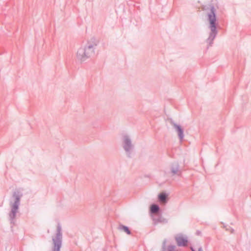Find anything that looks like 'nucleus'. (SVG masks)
<instances>
[{"label": "nucleus", "mask_w": 251, "mask_h": 251, "mask_svg": "<svg viewBox=\"0 0 251 251\" xmlns=\"http://www.w3.org/2000/svg\"><path fill=\"white\" fill-rule=\"evenodd\" d=\"M99 44V41L94 37L87 41V44L79 48L76 53V58L81 62L86 61L95 54V50Z\"/></svg>", "instance_id": "1"}, {"label": "nucleus", "mask_w": 251, "mask_h": 251, "mask_svg": "<svg viewBox=\"0 0 251 251\" xmlns=\"http://www.w3.org/2000/svg\"><path fill=\"white\" fill-rule=\"evenodd\" d=\"M209 7L210 11L207 14V20L209 24L208 28L210 29V32L208 38L206 40V43L208 44L207 49L213 44V41L216 38L218 32L217 30L218 22L216 17V10L213 4H210Z\"/></svg>", "instance_id": "2"}, {"label": "nucleus", "mask_w": 251, "mask_h": 251, "mask_svg": "<svg viewBox=\"0 0 251 251\" xmlns=\"http://www.w3.org/2000/svg\"><path fill=\"white\" fill-rule=\"evenodd\" d=\"M53 242L52 251H60L62 242V233L61 226L60 223H58L55 236L52 237Z\"/></svg>", "instance_id": "3"}, {"label": "nucleus", "mask_w": 251, "mask_h": 251, "mask_svg": "<svg viewBox=\"0 0 251 251\" xmlns=\"http://www.w3.org/2000/svg\"><path fill=\"white\" fill-rule=\"evenodd\" d=\"M123 147L128 158H131V151L134 149V145L132 144L131 140L129 136L125 135L123 137Z\"/></svg>", "instance_id": "4"}, {"label": "nucleus", "mask_w": 251, "mask_h": 251, "mask_svg": "<svg viewBox=\"0 0 251 251\" xmlns=\"http://www.w3.org/2000/svg\"><path fill=\"white\" fill-rule=\"evenodd\" d=\"M175 240L178 247H186L188 246V240L186 236L182 234H178L175 236Z\"/></svg>", "instance_id": "5"}, {"label": "nucleus", "mask_w": 251, "mask_h": 251, "mask_svg": "<svg viewBox=\"0 0 251 251\" xmlns=\"http://www.w3.org/2000/svg\"><path fill=\"white\" fill-rule=\"evenodd\" d=\"M23 196V194L19 190H16L12 194V198L14 199V202H11L10 204L15 207H19L20 200Z\"/></svg>", "instance_id": "6"}, {"label": "nucleus", "mask_w": 251, "mask_h": 251, "mask_svg": "<svg viewBox=\"0 0 251 251\" xmlns=\"http://www.w3.org/2000/svg\"><path fill=\"white\" fill-rule=\"evenodd\" d=\"M171 124L177 132L178 138L180 141H182L184 138V129L180 125L175 123L173 121H171Z\"/></svg>", "instance_id": "7"}, {"label": "nucleus", "mask_w": 251, "mask_h": 251, "mask_svg": "<svg viewBox=\"0 0 251 251\" xmlns=\"http://www.w3.org/2000/svg\"><path fill=\"white\" fill-rule=\"evenodd\" d=\"M11 206V211L9 214V220L11 224H15V220L16 214L18 212L19 207H15L12 205Z\"/></svg>", "instance_id": "8"}, {"label": "nucleus", "mask_w": 251, "mask_h": 251, "mask_svg": "<svg viewBox=\"0 0 251 251\" xmlns=\"http://www.w3.org/2000/svg\"><path fill=\"white\" fill-rule=\"evenodd\" d=\"M171 172L172 176L177 175L180 176L181 175V171L179 170V165L177 162H175L171 165Z\"/></svg>", "instance_id": "9"}, {"label": "nucleus", "mask_w": 251, "mask_h": 251, "mask_svg": "<svg viewBox=\"0 0 251 251\" xmlns=\"http://www.w3.org/2000/svg\"><path fill=\"white\" fill-rule=\"evenodd\" d=\"M158 200L160 202H167L168 201V195L165 192H161L158 195Z\"/></svg>", "instance_id": "10"}, {"label": "nucleus", "mask_w": 251, "mask_h": 251, "mask_svg": "<svg viewBox=\"0 0 251 251\" xmlns=\"http://www.w3.org/2000/svg\"><path fill=\"white\" fill-rule=\"evenodd\" d=\"M118 230L120 231H122L126 233L127 235H130L131 234V232L129 229V228L124 225L120 224L118 227Z\"/></svg>", "instance_id": "11"}, {"label": "nucleus", "mask_w": 251, "mask_h": 251, "mask_svg": "<svg viewBox=\"0 0 251 251\" xmlns=\"http://www.w3.org/2000/svg\"><path fill=\"white\" fill-rule=\"evenodd\" d=\"M160 209V207L158 204L153 203L150 206V211L151 213L153 214L159 212Z\"/></svg>", "instance_id": "12"}, {"label": "nucleus", "mask_w": 251, "mask_h": 251, "mask_svg": "<svg viewBox=\"0 0 251 251\" xmlns=\"http://www.w3.org/2000/svg\"><path fill=\"white\" fill-rule=\"evenodd\" d=\"M161 216H159L158 218H153V221L154 222V223L155 224H156L158 223H160L162 222V220H161Z\"/></svg>", "instance_id": "13"}, {"label": "nucleus", "mask_w": 251, "mask_h": 251, "mask_svg": "<svg viewBox=\"0 0 251 251\" xmlns=\"http://www.w3.org/2000/svg\"><path fill=\"white\" fill-rule=\"evenodd\" d=\"M166 243V240L165 239L163 242V250L162 251H165V246Z\"/></svg>", "instance_id": "14"}, {"label": "nucleus", "mask_w": 251, "mask_h": 251, "mask_svg": "<svg viewBox=\"0 0 251 251\" xmlns=\"http://www.w3.org/2000/svg\"><path fill=\"white\" fill-rule=\"evenodd\" d=\"M196 234L198 236H200L201 234V231L198 230L196 231Z\"/></svg>", "instance_id": "15"}, {"label": "nucleus", "mask_w": 251, "mask_h": 251, "mask_svg": "<svg viewBox=\"0 0 251 251\" xmlns=\"http://www.w3.org/2000/svg\"><path fill=\"white\" fill-rule=\"evenodd\" d=\"M198 251H202L201 247H200V248H199Z\"/></svg>", "instance_id": "16"}, {"label": "nucleus", "mask_w": 251, "mask_h": 251, "mask_svg": "<svg viewBox=\"0 0 251 251\" xmlns=\"http://www.w3.org/2000/svg\"><path fill=\"white\" fill-rule=\"evenodd\" d=\"M191 249L192 251H196V250L192 247L191 248Z\"/></svg>", "instance_id": "17"}]
</instances>
